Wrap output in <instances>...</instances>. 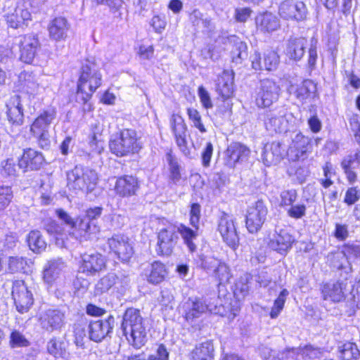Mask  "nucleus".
Listing matches in <instances>:
<instances>
[{"mask_svg":"<svg viewBox=\"0 0 360 360\" xmlns=\"http://www.w3.org/2000/svg\"><path fill=\"white\" fill-rule=\"evenodd\" d=\"M102 75L97 65L88 62L82 65L77 82V98L84 103V110L90 111L91 105L89 103L93 94L101 85Z\"/></svg>","mask_w":360,"mask_h":360,"instance_id":"nucleus-1","label":"nucleus"},{"mask_svg":"<svg viewBox=\"0 0 360 360\" xmlns=\"http://www.w3.org/2000/svg\"><path fill=\"white\" fill-rule=\"evenodd\" d=\"M122 328L129 342L134 347L139 348L146 343V330L138 309L129 308L126 310Z\"/></svg>","mask_w":360,"mask_h":360,"instance_id":"nucleus-2","label":"nucleus"},{"mask_svg":"<svg viewBox=\"0 0 360 360\" xmlns=\"http://www.w3.org/2000/svg\"><path fill=\"white\" fill-rule=\"evenodd\" d=\"M109 148L116 156L125 157L138 153L142 148V144L135 130L124 129L112 135Z\"/></svg>","mask_w":360,"mask_h":360,"instance_id":"nucleus-3","label":"nucleus"},{"mask_svg":"<svg viewBox=\"0 0 360 360\" xmlns=\"http://www.w3.org/2000/svg\"><path fill=\"white\" fill-rule=\"evenodd\" d=\"M98 179V174L95 170L80 165L76 166L67 174L68 186L70 189L86 193L94 190Z\"/></svg>","mask_w":360,"mask_h":360,"instance_id":"nucleus-4","label":"nucleus"},{"mask_svg":"<svg viewBox=\"0 0 360 360\" xmlns=\"http://www.w3.org/2000/svg\"><path fill=\"white\" fill-rule=\"evenodd\" d=\"M251 67L257 72H274L279 66L281 56L278 51L267 48L262 51H255L251 57Z\"/></svg>","mask_w":360,"mask_h":360,"instance_id":"nucleus-5","label":"nucleus"},{"mask_svg":"<svg viewBox=\"0 0 360 360\" xmlns=\"http://www.w3.org/2000/svg\"><path fill=\"white\" fill-rule=\"evenodd\" d=\"M321 138H311L299 131L292 140L289 151L294 161H303L306 160L313 151V145L319 144Z\"/></svg>","mask_w":360,"mask_h":360,"instance_id":"nucleus-6","label":"nucleus"},{"mask_svg":"<svg viewBox=\"0 0 360 360\" xmlns=\"http://www.w3.org/2000/svg\"><path fill=\"white\" fill-rule=\"evenodd\" d=\"M280 91L281 89L275 81L270 79L261 80L255 96L257 106L260 108L270 107L278 101Z\"/></svg>","mask_w":360,"mask_h":360,"instance_id":"nucleus-7","label":"nucleus"},{"mask_svg":"<svg viewBox=\"0 0 360 360\" xmlns=\"http://www.w3.org/2000/svg\"><path fill=\"white\" fill-rule=\"evenodd\" d=\"M278 14L285 20L300 22L306 19L307 8L302 1L283 0L278 5Z\"/></svg>","mask_w":360,"mask_h":360,"instance_id":"nucleus-8","label":"nucleus"},{"mask_svg":"<svg viewBox=\"0 0 360 360\" xmlns=\"http://www.w3.org/2000/svg\"><path fill=\"white\" fill-rule=\"evenodd\" d=\"M12 297L17 310L20 313L26 312L33 304V295L31 288L23 281H15L13 283Z\"/></svg>","mask_w":360,"mask_h":360,"instance_id":"nucleus-9","label":"nucleus"},{"mask_svg":"<svg viewBox=\"0 0 360 360\" xmlns=\"http://www.w3.org/2000/svg\"><path fill=\"white\" fill-rule=\"evenodd\" d=\"M65 314L58 309H49L39 315V322L42 329L49 333L60 331L66 323Z\"/></svg>","mask_w":360,"mask_h":360,"instance_id":"nucleus-10","label":"nucleus"},{"mask_svg":"<svg viewBox=\"0 0 360 360\" xmlns=\"http://www.w3.org/2000/svg\"><path fill=\"white\" fill-rule=\"evenodd\" d=\"M15 44L19 49L20 59L26 63H32L39 47L37 37L32 34L19 36L15 39Z\"/></svg>","mask_w":360,"mask_h":360,"instance_id":"nucleus-11","label":"nucleus"},{"mask_svg":"<svg viewBox=\"0 0 360 360\" xmlns=\"http://www.w3.org/2000/svg\"><path fill=\"white\" fill-rule=\"evenodd\" d=\"M106 268V259L99 252H86L82 256L79 270L89 276H95Z\"/></svg>","mask_w":360,"mask_h":360,"instance_id":"nucleus-12","label":"nucleus"},{"mask_svg":"<svg viewBox=\"0 0 360 360\" xmlns=\"http://www.w3.org/2000/svg\"><path fill=\"white\" fill-rule=\"evenodd\" d=\"M108 245L110 250L122 261H129L134 254L132 242L124 235H114L108 239Z\"/></svg>","mask_w":360,"mask_h":360,"instance_id":"nucleus-13","label":"nucleus"},{"mask_svg":"<svg viewBox=\"0 0 360 360\" xmlns=\"http://www.w3.org/2000/svg\"><path fill=\"white\" fill-rule=\"evenodd\" d=\"M6 20L9 27L13 29H24L32 20L31 12L25 4H19L6 14Z\"/></svg>","mask_w":360,"mask_h":360,"instance_id":"nucleus-14","label":"nucleus"},{"mask_svg":"<svg viewBox=\"0 0 360 360\" xmlns=\"http://www.w3.org/2000/svg\"><path fill=\"white\" fill-rule=\"evenodd\" d=\"M170 127L175 137L176 143L180 150L186 155L190 154L187 146L186 131L187 127L183 117L178 114H173L170 118Z\"/></svg>","mask_w":360,"mask_h":360,"instance_id":"nucleus-15","label":"nucleus"},{"mask_svg":"<svg viewBox=\"0 0 360 360\" xmlns=\"http://www.w3.org/2000/svg\"><path fill=\"white\" fill-rule=\"evenodd\" d=\"M114 323L115 319L111 316L107 319L91 321L89 325V338L96 342L102 341L112 332Z\"/></svg>","mask_w":360,"mask_h":360,"instance_id":"nucleus-16","label":"nucleus"},{"mask_svg":"<svg viewBox=\"0 0 360 360\" xmlns=\"http://www.w3.org/2000/svg\"><path fill=\"white\" fill-rule=\"evenodd\" d=\"M187 304L189 309L186 314V319H193L194 318L198 317L207 310H209L212 314H219L221 316H223L225 312V307L223 304H220L219 306L215 305L212 307L211 305H207L200 298H195L193 300L189 299Z\"/></svg>","mask_w":360,"mask_h":360,"instance_id":"nucleus-17","label":"nucleus"},{"mask_svg":"<svg viewBox=\"0 0 360 360\" xmlns=\"http://www.w3.org/2000/svg\"><path fill=\"white\" fill-rule=\"evenodd\" d=\"M178 238L175 226H167L158 233L157 252L161 255H170Z\"/></svg>","mask_w":360,"mask_h":360,"instance_id":"nucleus-18","label":"nucleus"},{"mask_svg":"<svg viewBox=\"0 0 360 360\" xmlns=\"http://www.w3.org/2000/svg\"><path fill=\"white\" fill-rule=\"evenodd\" d=\"M345 285L341 281L323 283L320 287L322 299L333 303H338L345 299Z\"/></svg>","mask_w":360,"mask_h":360,"instance_id":"nucleus-19","label":"nucleus"},{"mask_svg":"<svg viewBox=\"0 0 360 360\" xmlns=\"http://www.w3.org/2000/svg\"><path fill=\"white\" fill-rule=\"evenodd\" d=\"M295 239L286 230L281 229L278 232L276 231L272 238L267 243V246L271 250L281 255H285L291 249Z\"/></svg>","mask_w":360,"mask_h":360,"instance_id":"nucleus-20","label":"nucleus"},{"mask_svg":"<svg viewBox=\"0 0 360 360\" xmlns=\"http://www.w3.org/2000/svg\"><path fill=\"white\" fill-rule=\"evenodd\" d=\"M18 79L22 89L30 95L37 96L45 90V87L39 82V78L31 72H22Z\"/></svg>","mask_w":360,"mask_h":360,"instance_id":"nucleus-21","label":"nucleus"},{"mask_svg":"<svg viewBox=\"0 0 360 360\" xmlns=\"http://www.w3.org/2000/svg\"><path fill=\"white\" fill-rule=\"evenodd\" d=\"M44 162L42 154L34 149L28 148L24 150L18 161V167L23 172L37 170L41 168Z\"/></svg>","mask_w":360,"mask_h":360,"instance_id":"nucleus-22","label":"nucleus"},{"mask_svg":"<svg viewBox=\"0 0 360 360\" xmlns=\"http://www.w3.org/2000/svg\"><path fill=\"white\" fill-rule=\"evenodd\" d=\"M250 149L240 143H233L226 148V165L234 167L237 163L248 159Z\"/></svg>","mask_w":360,"mask_h":360,"instance_id":"nucleus-23","label":"nucleus"},{"mask_svg":"<svg viewBox=\"0 0 360 360\" xmlns=\"http://www.w3.org/2000/svg\"><path fill=\"white\" fill-rule=\"evenodd\" d=\"M255 21L257 31L262 33H270L280 27V22L277 17L269 11L258 13Z\"/></svg>","mask_w":360,"mask_h":360,"instance_id":"nucleus-24","label":"nucleus"},{"mask_svg":"<svg viewBox=\"0 0 360 360\" xmlns=\"http://www.w3.org/2000/svg\"><path fill=\"white\" fill-rule=\"evenodd\" d=\"M65 268L66 264L60 258L47 261L43 269V278L44 281L49 284H52L60 278Z\"/></svg>","mask_w":360,"mask_h":360,"instance_id":"nucleus-25","label":"nucleus"},{"mask_svg":"<svg viewBox=\"0 0 360 360\" xmlns=\"http://www.w3.org/2000/svg\"><path fill=\"white\" fill-rule=\"evenodd\" d=\"M8 121L13 125L20 126L23 123V108L20 96L15 94L6 104Z\"/></svg>","mask_w":360,"mask_h":360,"instance_id":"nucleus-26","label":"nucleus"},{"mask_svg":"<svg viewBox=\"0 0 360 360\" xmlns=\"http://www.w3.org/2000/svg\"><path fill=\"white\" fill-rule=\"evenodd\" d=\"M227 46L231 62L241 63L248 56V46L240 39L235 37H229Z\"/></svg>","mask_w":360,"mask_h":360,"instance_id":"nucleus-27","label":"nucleus"},{"mask_svg":"<svg viewBox=\"0 0 360 360\" xmlns=\"http://www.w3.org/2000/svg\"><path fill=\"white\" fill-rule=\"evenodd\" d=\"M307 41L302 37H290L286 44L285 56L292 61H299L304 55Z\"/></svg>","mask_w":360,"mask_h":360,"instance_id":"nucleus-28","label":"nucleus"},{"mask_svg":"<svg viewBox=\"0 0 360 360\" xmlns=\"http://www.w3.org/2000/svg\"><path fill=\"white\" fill-rule=\"evenodd\" d=\"M70 25L68 20L63 17L55 18L48 27L49 37L55 41L65 39L68 36Z\"/></svg>","mask_w":360,"mask_h":360,"instance_id":"nucleus-29","label":"nucleus"},{"mask_svg":"<svg viewBox=\"0 0 360 360\" xmlns=\"http://www.w3.org/2000/svg\"><path fill=\"white\" fill-rule=\"evenodd\" d=\"M138 187V181L135 177L125 175L117 179L115 189L120 196L128 197L134 195Z\"/></svg>","mask_w":360,"mask_h":360,"instance_id":"nucleus-30","label":"nucleus"},{"mask_svg":"<svg viewBox=\"0 0 360 360\" xmlns=\"http://www.w3.org/2000/svg\"><path fill=\"white\" fill-rule=\"evenodd\" d=\"M267 214V208L262 200L250 207L246 215V225H262Z\"/></svg>","mask_w":360,"mask_h":360,"instance_id":"nucleus-31","label":"nucleus"},{"mask_svg":"<svg viewBox=\"0 0 360 360\" xmlns=\"http://www.w3.org/2000/svg\"><path fill=\"white\" fill-rule=\"evenodd\" d=\"M360 160V151L356 152L354 155H347L340 162V167L345 175L346 180L350 185H353L358 181V173L353 167L355 160Z\"/></svg>","mask_w":360,"mask_h":360,"instance_id":"nucleus-32","label":"nucleus"},{"mask_svg":"<svg viewBox=\"0 0 360 360\" xmlns=\"http://www.w3.org/2000/svg\"><path fill=\"white\" fill-rule=\"evenodd\" d=\"M283 150L282 144L279 141L266 143L262 151V159L266 165L279 161L283 158Z\"/></svg>","mask_w":360,"mask_h":360,"instance_id":"nucleus-33","label":"nucleus"},{"mask_svg":"<svg viewBox=\"0 0 360 360\" xmlns=\"http://www.w3.org/2000/svg\"><path fill=\"white\" fill-rule=\"evenodd\" d=\"M56 110L50 108L44 110L34 120L31 126L32 133H39V130L48 131L49 125L56 119Z\"/></svg>","mask_w":360,"mask_h":360,"instance_id":"nucleus-34","label":"nucleus"},{"mask_svg":"<svg viewBox=\"0 0 360 360\" xmlns=\"http://www.w3.org/2000/svg\"><path fill=\"white\" fill-rule=\"evenodd\" d=\"M147 281L152 284H158L164 281L167 275L165 266L160 262H154L146 270Z\"/></svg>","mask_w":360,"mask_h":360,"instance_id":"nucleus-35","label":"nucleus"},{"mask_svg":"<svg viewBox=\"0 0 360 360\" xmlns=\"http://www.w3.org/2000/svg\"><path fill=\"white\" fill-rule=\"evenodd\" d=\"M339 360H358L360 357V350L356 344L351 341H346L338 347Z\"/></svg>","mask_w":360,"mask_h":360,"instance_id":"nucleus-36","label":"nucleus"},{"mask_svg":"<svg viewBox=\"0 0 360 360\" xmlns=\"http://www.w3.org/2000/svg\"><path fill=\"white\" fill-rule=\"evenodd\" d=\"M118 284H120V279L117 275L113 273L108 274L102 277L96 284L95 293L101 295L107 292L112 287L118 288Z\"/></svg>","mask_w":360,"mask_h":360,"instance_id":"nucleus-37","label":"nucleus"},{"mask_svg":"<svg viewBox=\"0 0 360 360\" xmlns=\"http://www.w3.org/2000/svg\"><path fill=\"white\" fill-rule=\"evenodd\" d=\"M72 234L76 239L82 241L96 238L98 226H71Z\"/></svg>","mask_w":360,"mask_h":360,"instance_id":"nucleus-38","label":"nucleus"},{"mask_svg":"<svg viewBox=\"0 0 360 360\" xmlns=\"http://www.w3.org/2000/svg\"><path fill=\"white\" fill-rule=\"evenodd\" d=\"M213 350V345L210 342H202L193 350L191 360H212Z\"/></svg>","mask_w":360,"mask_h":360,"instance_id":"nucleus-39","label":"nucleus"},{"mask_svg":"<svg viewBox=\"0 0 360 360\" xmlns=\"http://www.w3.org/2000/svg\"><path fill=\"white\" fill-rule=\"evenodd\" d=\"M27 240L30 250L36 253L41 252L46 247L45 240L38 231H32L28 234Z\"/></svg>","mask_w":360,"mask_h":360,"instance_id":"nucleus-40","label":"nucleus"},{"mask_svg":"<svg viewBox=\"0 0 360 360\" xmlns=\"http://www.w3.org/2000/svg\"><path fill=\"white\" fill-rule=\"evenodd\" d=\"M193 227L194 229H192L188 226H180L178 229L184 243L187 245L191 252H194L196 250V245L194 243V240L197 238L198 229V226Z\"/></svg>","mask_w":360,"mask_h":360,"instance_id":"nucleus-41","label":"nucleus"},{"mask_svg":"<svg viewBox=\"0 0 360 360\" xmlns=\"http://www.w3.org/2000/svg\"><path fill=\"white\" fill-rule=\"evenodd\" d=\"M288 295V291L286 289H283L278 297L274 300V305L271 309L269 312V316L271 319H276L281 314V311L283 309L286 297Z\"/></svg>","mask_w":360,"mask_h":360,"instance_id":"nucleus-42","label":"nucleus"},{"mask_svg":"<svg viewBox=\"0 0 360 360\" xmlns=\"http://www.w3.org/2000/svg\"><path fill=\"white\" fill-rule=\"evenodd\" d=\"M360 200V188L357 186L348 187L345 193L343 202L350 207Z\"/></svg>","mask_w":360,"mask_h":360,"instance_id":"nucleus-43","label":"nucleus"},{"mask_svg":"<svg viewBox=\"0 0 360 360\" xmlns=\"http://www.w3.org/2000/svg\"><path fill=\"white\" fill-rule=\"evenodd\" d=\"M297 193L295 189L284 190L280 193L278 205L281 207H290L297 200Z\"/></svg>","mask_w":360,"mask_h":360,"instance_id":"nucleus-44","label":"nucleus"},{"mask_svg":"<svg viewBox=\"0 0 360 360\" xmlns=\"http://www.w3.org/2000/svg\"><path fill=\"white\" fill-rule=\"evenodd\" d=\"M167 161L169 163V179L174 184H177L181 178L180 166L176 160L169 154L167 155Z\"/></svg>","mask_w":360,"mask_h":360,"instance_id":"nucleus-45","label":"nucleus"},{"mask_svg":"<svg viewBox=\"0 0 360 360\" xmlns=\"http://www.w3.org/2000/svg\"><path fill=\"white\" fill-rule=\"evenodd\" d=\"M64 343L56 339H51L47 344L48 352L55 357H62L65 354Z\"/></svg>","mask_w":360,"mask_h":360,"instance_id":"nucleus-46","label":"nucleus"},{"mask_svg":"<svg viewBox=\"0 0 360 360\" xmlns=\"http://www.w3.org/2000/svg\"><path fill=\"white\" fill-rule=\"evenodd\" d=\"M46 231L53 236L58 246L62 247L65 245V239L67 238V235L63 232V226H47Z\"/></svg>","mask_w":360,"mask_h":360,"instance_id":"nucleus-47","label":"nucleus"},{"mask_svg":"<svg viewBox=\"0 0 360 360\" xmlns=\"http://www.w3.org/2000/svg\"><path fill=\"white\" fill-rule=\"evenodd\" d=\"M8 265L11 273L20 272L25 270L27 262L22 257H10L8 259Z\"/></svg>","mask_w":360,"mask_h":360,"instance_id":"nucleus-48","label":"nucleus"},{"mask_svg":"<svg viewBox=\"0 0 360 360\" xmlns=\"http://www.w3.org/2000/svg\"><path fill=\"white\" fill-rule=\"evenodd\" d=\"M301 354L304 359H314L319 358L322 354L321 349L315 347L311 345H306L300 348Z\"/></svg>","mask_w":360,"mask_h":360,"instance_id":"nucleus-49","label":"nucleus"},{"mask_svg":"<svg viewBox=\"0 0 360 360\" xmlns=\"http://www.w3.org/2000/svg\"><path fill=\"white\" fill-rule=\"evenodd\" d=\"M186 111L188 118L192 122L193 126L198 129L200 132H206V129L202 122V118L200 112L193 108H187Z\"/></svg>","mask_w":360,"mask_h":360,"instance_id":"nucleus-50","label":"nucleus"},{"mask_svg":"<svg viewBox=\"0 0 360 360\" xmlns=\"http://www.w3.org/2000/svg\"><path fill=\"white\" fill-rule=\"evenodd\" d=\"M13 191L8 186H0V211L4 210L11 202Z\"/></svg>","mask_w":360,"mask_h":360,"instance_id":"nucleus-51","label":"nucleus"},{"mask_svg":"<svg viewBox=\"0 0 360 360\" xmlns=\"http://www.w3.org/2000/svg\"><path fill=\"white\" fill-rule=\"evenodd\" d=\"M101 211L102 208L100 207L87 210L84 218L81 220V223L85 225H90L93 220L96 219L101 216Z\"/></svg>","mask_w":360,"mask_h":360,"instance_id":"nucleus-52","label":"nucleus"},{"mask_svg":"<svg viewBox=\"0 0 360 360\" xmlns=\"http://www.w3.org/2000/svg\"><path fill=\"white\" fill-rule=\"evenodd\" d=\"M311 85L310 81H304L296 89L297 98L303 100L310 97L312 91L309 87Z\"/></svg>","mask_w":360,"mask_h":360,"instance_id":"nucleus-53","label":"nucleus"},{"mask_svg":"<svg viewBox=\"0 0 360 360\" xmlns=\"http://www.w3.org/2000/svg\"><path fill=\"white\" fill-rule=\"evenodd\" d=\"M169 352L166 347L161 344L158 345L154 353L150 354L147 360H169Z\"/></svg>","mask_w":360,"mask_h":360,"instance_id":"nucleus-54","label":"nucleus"},{"mask_svg":"<svg viewBox=\"0 0 360 360\" xmlns=\"http://www.w3.org/2000/svg\"><path fill=\"white\" fill-rule=\"evenodd\" d=\"M252 13V10L250 7L237 8L235 10L234 18L238 22H245Z\"/></svg>","mask_w":360,"mask_h":360,"instance_id":"nucleus-55","label":"nucleus"},{"mask_svg":"<svg viewBox=\"0 0 360 360\" xmlns=\"http://www.w3.org/2000/svg\"><path fill=\"white\" fill-rule=\"evenodd\" d=\"M37 139L39 146L43 149H49L51 146L49 131L39 130V133H32Z\"/></svg>","mask_w":360,"mask_h":360,"instance_id":"nucleus-56","label":"nucleus"},{"mask_svg":"<svg viewBox=\"0 0 360 360\" xmlns=\"http://www.w3.org/2000/svg\"><path fill=\"white\" fill-rule=\"evenodd\" d=\"M10 343L12 347H25L28 341L20 332L15 330L11 334Z\"/></svg>","mask_w":360,"mask_h":360,"instance_id":"nucleus-57","label":"nucleus"},{"mask_svg":"<svg viewBox=\"0 0 360 360\" xmlns=\"http://www.w3.org/2000/svg\"><path fill=\"white\" fill-rule=\"evenodd\" d=\"M342 253L346 257H359L360 245L345 243L342 247Z\"/></svg>","mask_w":360,"mask_h":360,"instance_id":"nucleus-58","label":"nucleus"},{"mask_svg":"<svg viewBox=\"0 0 360 360\" xmlns=\"http://www.w3.org/2000/svg\"><path fill=\"white\" fill-rule=\"evenodd\" d=\"M198 94L202 106L206 109L212 108L213 105L210 94L202 86L198 87Z\"/></svg>","mask_w":360,"mask_h":360,"instance_id":"nucleus-59","label":"nucleus"},{"mask_svg":"<svg viewBox=\"0 0 360 360\" xmlns=\"http://www.w3.org/2000/svg\"><path fill=\"white\" fill-rule=\"evenodd\" d=\"M306 206L304 205H291L288 210V214L294 219H300L304 216Z\"/></svg>","mask_w":360,"mask_h":360,"instance_id":"nucleus-60","label":"nucleus"},{"mask_svg":"<svg viewBox=\"0 0 360 360\" xmlns=\"http://www.w3.org/2000/svg\"><path fill=\"white\" fill-rule=\"evenodd\" d=\"M74 342L78 349H84L86 333L83 328L77 327L74 330Z\"/></svg>","mask_w":360,"mask_h":360,"instance_id":"nucleus-61","label":"nucleus"},{"mask_svg":"<svg viewBox=\"0 0 360 360\" xmlns=\"http://www.w3.org/2000/svg\"><path fill=\"white\" fill-rule=\"evenodd\" d=\"M307 124L310 131L314 134L319 133L321 130L322 124L316 114L309 117Z\"/></svg>","mask_w":360,"mask_h":360,"instance_id":"nucleus-62","label":"nucleus"},{"mask_svg":"<svg viewBox=\"0 0 360 360\" xmlns=\"http://www.w3.org/2000/svg\"><path fill=\"white\" fill-rule=\"evenodd\" d=\"M3 173L8 176H14L16 174V166L13 159H8L2 162Z\"/></svg>","mask_w":360,"mask_h":360,"instance_id":"nucleus-63","label":"nucleus"},{"mask_svg":"<svg viewBox=\"0 0 360 360\" xmlns=\"http://www.w3.org/2000/svg\"><path fill=\"white\" fill-rule=\"evenodd\" d=\"M196 19L193 21L195 26L198 29H201L203 32H209L212 27V22L207 18H198L195 15Z\"/></svg>","mask_w":360,"mask_h":360,"instance_id":"nucleus-64","label":"nucleus"}]
</instances>
